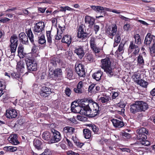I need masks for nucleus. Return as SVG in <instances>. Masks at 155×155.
<instances>
[{
    "instance_id": "28",
    "label": "nucleus",
    "mask_w": 155,
    "mask_h": 155,
    "mask_svg": "<svg viewBox=\"0 0 155 155\" xmlns=\"http://www.w3.org/2000/svg\"><path fill=\"white\" fill-rule=\"evenodd\" d=\"M33 143L35 148L38 150H40L43 148V143L41 140L35 139Z\"/></svg>"
},
{
    "instance_id": "30",
    "label": "nucleus",
    "mask_w": 155,
    "mask_h": 155,
    "mask_svg": "<svg viewBox=\"0 0 155 155\" xmlns=\"http://www.w3.org/2000/svg\"><path fill=\"white\" fill-rule=\"evenodd\" d=\"M42 138L46 141H48L50 143H51V140L52 139V133H50L48 131H45L42 135Z\"/></svg>"
},
{
    "instance_id": "51",
    "label": "nucleus",
    "mask_w": 155,
    "mask_h": 155,
    "mask_svg": "<svg viewBox=\"0 0 155 155\" xmlns=\"http://www.w3.org/2000/svg\"><path fill=\"white\" fill-rule=\"evenodd\" d=\"M95 86V84H92L90 85L88 88V91L91 93L96 92V91H95L94 89Z\"/></svg>"
},
{
    "instance_id": "63",
    "label": "nucleus",
    "mask_w": 155,
    "mask_h": 155,
    "mask_svg": "<svg viewBox=\"0 0 155 155\" xmlns=\"http://www.w3.org/2000/svg\"><path fill=\"white\" fill-rule=\"evenodd\" d=\"M46 76V73L45 72H43L41 74H40L39 78L41 80L43 81L45 79Z\"/></svg>"
},
{
    "instance_id": "62",
    "label": "nucleus",
    "mask_w": 155,
    "mask_h": 155,
    "mask_svg": "<svg viewBox=\"0 0 155 155\" xmlns=\"http://www.w3.org/2000/svg\"><path fill=\"white\" fill-rule=\"evenodd\" d=\"M46 9V8H41V7H38V11L39 13H44L45 12V11Z\"/></svg>"
},
{
    "instance_id": "24",
    "label": "nucleus",
    "mask_w": 155,
    "mask_h": 155,
    "mask_svg": "<svg viewBox=\"0 0 155 155\" xmlns=\"http://www.w3.org/2000/svg\"><path fill=\"white\" fill-rule=\"evenodd\" d=\"M95 19L93 17L86 15L85 17L84 22L86 24H88V27L91 28L94 24Z\"/></svg>"
},
{
    "instance_id": "33",
    "label": "nucleus",
    "mask_w": 155,
    "mask_h": 155,
    "mask_svg": "<svg viewBox=\"0 0 155 155\" xmlns=\"http://www.w3.org/2000/svg\"><path fill=\"white\" fill-rule=\"evenodd\" d=\"M152 35L150 33H148L145 36L144 44L147 46H150V44L152 41Z\"/></svg>"
},
{
    "instance_id": "12",
    "label": "nucleus",
    "mask_w": 155,
    "mask_h": 155,
    "mask_svg": "<svg viewBox=\"0 0 155 155\" xmlns=\"http://www.w3.org/2000/svg\"><path fill=\"white\" fill-rule=\"evenodd\" d=\"M27 68L28 71H35L37 70V63L34 60L27 59L25 60Z\"/></svg>"
},
{
    "instance_id": "17",
    "label": "nucleus",
    "mask_w": 155,
    "mask_h": 155,
    "mask_svg": "<svg viewBox=\"0 0 155 155\" xmlns=\"http://www.w3.org/2000/svg\"><path fill=\"white\" fill-rule=\"evenodd\" d=\"M71 110L74 113H82V109L77 101L73 102L71 105Z\"/></svg>"
},
{
    "instance_id": "46",
    "label": "nucleus",
    "mask_w": 155,
    "mask_h": 155,
    "mask_svg": "<svg viewBox=\"0 0 155 155\" xmlns=\"http://www.w3.org/2000/svg\"><path fill=\"white\" fill-rule=\"evenodd\" d=\"M73 71L71 69H69L67 72V78L69 79H72L74 78Z\"/></svg>"
},
{
    "instance_id": "5",
    "label": "nucleus",
    "mask_w": 155,
    "mask_h": 155,
    "mask_svg": "<svg viewBox=\"0 0 155 155\" xmlns=\"http://www.w3.org/2000/svg\"><path fill=\"white\" fill-rule=\"evenodd\" d=\"M74 53L76 54L80 59H81L88 50V46L87 45L77 46L74 48Z\"/></svg>"
},
{
    "instance_id": "55",
    "label": "nucleus",
    "mask_w": 155,
    "mask_h": 155,
    "mask_svg": "<svg viewBox=\"0 0 155 155\" xmlns=\"http://www.w3.org/2000/svg\"><path fill=\"white\" fill-rule=\"evenodd\" d=\"M112 95L111 96V98L112 100L117 98V97H118L119 94V93L118 91L115 92L112 91Z\"/></svg>"
},
{
    "instance_id": "52",
    "label": "nucleus",
    "mask_w": 155,
    "mask_h": 155,
    "mask_svg": "<svg viewBox=\"0 0 155 155\" xmlns=\"http://www.w3.org/2000/svg\"><path fill=\"white\" fill-rule=\"evenodd\" d=\"M117 106L118 107L123 108L125 107L126 104L124 101L122 100H120L119 102L117 104Z\"/></svg>"
},
{
    "instance_id": "26",
    "label": "nucleus",
    "mask_w": 155,
    "mask_h": 155,
    "mask_svg": "<svg viewBox=\"0 0 155 155\" xmlns=\"http://www.w3.org/2000/svg\"><path fill=\"white\" fill-rule=\"evenodd\" d=\"M83 86V82L82 81H79L77 85V87L74 88V92L78 94L82 93L84 91Z\"/></svg>"
},
{
    "instance_id": "38",
    "label": "nucleus",
    "mask_w": 155,
    "mask_h": 155,
    "mask_svg": "<svg viewBox=\"0 0 155 155\" xmlns=\"http://www.w3.org/2000/svg\"><path fill=\"white\" fill-rule=\"evenodd\" d=\"M124 45L122 43H120L118 47V48L115 52V54L117 55V56H119L120 55L122 54L124 51Z\"/></svg>"
},
{
    "instance_id": "54",
    "label": "nucleus",
    "mask_w": 155,
    "mask_h": 155,
    "mask_svg": "<svg viewBox=\"0 0 155 155\" xmlns=\"http://www.w3.org/2000/svg\"><path fill=\"white\" fill-rule=\"evenodd\" d=\"M90 127H91V129L95 133H97L98 131L99 128L96 125L93 124H90Z\"/></svg>"
},
{
    "instance_id": "42",
    "label": "nucleus",
    "mask_w": 155,
    "mask_h": 155,
    "mask_svg": "<svg viewBox=\"0 0 155 155\" xmlns=\"http://www.w3.org/2000/svg\"><path fill=\"white\" fill-rule=\"evenodd\" d=\"M3 150L6 152H14L17 150V148L16 147L13 146H6L3 148Z\"/></svg>"
},
{
    "instance_id": "3",
    "label": "nucleus",
    "mask_w": 155,
    "mask_h": 155,
    "mask_svg": "<svg viewBox=\"0 0 155 155\" xmlns=\"http://www.w3.org/2000/svg\"><path fill=\"white\" fill-rule=\"evenodd\" d=\"M102 68L109 77H111L114 75V72L111 67V62L108 57H106L101 60Z\"/></svg>"
},
{
    "instance_id": "27",
    "label": "nucleus",
    "mask_w": 155,
    "mask_h": 155,
    "mask_svg": "<svg viewBox=\"0 0 155 155\" xmlns=\"http://www.w3.org/2000/svg\"><path fill=\"white\" fill-rule=\"evenodd\" d=\"M60 62V60L58 58H54L51 59L50 61V62L49 64V67L50 68L49 70H51L52 68H55Z\"/></svg>"
},
{
    "instance_id": "20",
    "label": "nucleus",
    "mask_w": 155,
    "mask_h": 155,
    "mask_svg": "<svg viewBox=\"0 0 155 155\" xmlns=\"http://www.w3.org/2000/svg\"><path fill=\"white\" fill-rule=\"evenodd\" d=\"M117 27L115 25L112 27L111 29L110 28H108L106 31V33L110 38L112 39L113 37L117 33Z\"/></svg>"
},
{
    "instance_id": "18",
    "label": "nucleus",
    "mask_w": 155,
    "mask_h": 155,
    "mask_svg": "<svg viewBox=\"0 0 155 155\" xmlns=\"http://www.w3.org/2000/svg\"><path fill=\"white\" fill-rule=\"evenodd\" d=\"M75 128L70 127H66L63 129V132L66 134L68 137L71 138L72 136L75 134L74 131Z\"/></svg>"
},
{
    "instance_id": "41",
    "label": "nucleus",
    "mask_w": 155,
    "mask_h": 155,
    "mask_svg": "<svg viewBox=\"0 0 155 155\" xmlns=\"http://www.w3.org/2000/svg\"><path fill=\"white\" fill-rule=\"evenodd\" d=\"M18 73L17 72H13L11 73V76L13 79H15L18 80L19 81L21 82L22 81V78L21 77V75Z\"/></svg>"
},
{
    "instance_id": "23",
    "label": "nucleus",
    "mask_w": 155,
    "mask_h": 155,
    "mask_svg": "<svg viewBox=\"0 0 155 155\" xmlns=\"http://www.w3.org/2000/svg\"><path fill=\"white\" fill-rule=\"evenodd\" d=\"M18 135L14 134L11 135L8 137V140L12 144L14 145H17L20 143L18 140Z\"/></svg>"
},
{
    "instance_id": "48",
    "label": "nucleus",
    "mask_w": 155,
    "mask_h": 155,
    "mask_svg": "<svg viewBox=\"0 0 155 155\" xmlns=\"http://www.w3.org/2000/svg\"><path fill=\"white\" fill-rule=\"evenodd\" d=\"M58 28H57V32L58 34H63L65 29V26L64 25L63 26H61L60 25H58Z\"/></svg>"
},
{
    "instance_id": "15",
    "label": "nucleus",
    "mask_w": 155,
    "mask_h": 155,
    "mask_svg": "<svg viewBox=\"0 0 155 155\" xmlns=\"http://www.w3.org/2000/svg\"><path fill=\"white\" fill-rule=\"evenodd\" d=\"M52 133V139L51 140V143L58 142L61 139V136L60 133L54 129L51 130Z\"/></svg>"
},
{
    "instance_id": "59",
    "label": "nucleus",
    "mask_w": 155,
    "mask_h": 155,
    "mask_svg": "<svg viewBox=\"0 0 155 155\" xmlns=\"http://www.w3.org/2000/svg\"><path fill=\"white\" fill-rule=\"evenodd\" d=\"M122 136L124 138L127 139H130L131 137V136L130 134L125 132L122 133Z\"/></svg>"
},
{
    "instance_id": "64",
    "label": "nucleus",
    "mask_w": 155,
    "mask_h": 155,
    "mask_svg": "<svg viewBox=\"0 0 155 155\" xmlns=\"http://www.w3.org/2000/svg\"><path fill=\"white\" fill-rule=\"evenodd\" d=\"M104 8L102 6H97L96 12H102V11H104Z\"/></svg>"
},
{
    "instance_id": "8",
    "label": "nucleus",
    "mask_w": 155,
    "mask_h": 155,
    "mask_svg": "<svg viewBox=\"0 0 155 155\" xmlns=\"http://www.w3.org/2000/svg\"><path fill=\"white\" fill-rule=\"evenodd\" d=\"M83 25H80L77 30V37L81 40H85L89 37L90 33H87L84 31Z\"/></svg>"
},
{
    "instance_id": "7",
    "label": "nucleus",
    "mask_w": 155,
    "mask_h": 155,
    "mask_svg": "<svg viewBox=\"0 0 155 155\" xmlns=\"http://www.w3.org/2000/svg\"><path fill=\"white\" fill-rule=\"evenodd\" d=\"M45 24L44 22L40 21L35 24L33 30V32L35 35H40L43 34L44 31Z\"/></svg>"
},
{
    "instance_id": "9",
    "label": "nucleus",
    "mask_w": 155,
    "mask_h": 155,
    "mask_svg": "<svg viewBox=\"0 0 155 155\" xmlns=\"http://www.w3.org/2000/svg\"><path fill=\"white\" fill-rule=\"evenodd\" d=\"M86 101L87 102L82 101L79 104L82 109V113L88 116L91 114V110L90 108L89 100H87Z\"/></svg>"
},
{
    "instance_id": "25",
    "label": "nucleus",
    "mask_w": 155,
    "mask_h": 155,
    "mask_svg": "<svg viewBox=\"0 0 155 155\" xmlns=\"http://www.w3.org/2000/svg\"><path fill=\"white\" fill-rule=\"evenodd\" d=\"M111 100V98L110 96L103 95L101 96L98 99L99 101L104 104H107L109 103Z\"/></svg>"
},
{
    "instance_id": "2",
    "label": "nucleus",
    "mask_w": 155,
    "mask_h": 155,
    "mask_svg": "<svg viewBox=\"0 0 155 155\" xmlns=\"http://www.w3.org/2000/svg\"><path fill=\"white\" fill-rule=\"evenodd\" d=\"M138 134L137 139L142 145L148 146L150 144L149 141L147 140L148 131L145 128L141 127L137 129V131Z\"/></svg>"
},
{
    "instance_id": "21",
    "label": "nucleus",
    "mask_w": 155,
    "mask_h": 155,
    "mask_svg": "<svg viewBox=\"0 0 155 155\" xmlns=\"http://www.w3.org/2000/svg\"><path fill=\"white\" fill-rule=\"evenodd\" d=\"M18 113L14 109L11 108L6 110V115L7 118H15L17 116Z\"/></svg>"
},
{
    "instance_id": "39",
    "label": "nucleus",
    "mask_w": 155,
    "mask_h": 155,
    "mask_svg": "<svg viewBox=\"0 0 155 155\" xmlns=\"http://www.w3.org/2000/svg\"><path fill=\"white\" fill-rule=\"evenodd\" d=\"M134 38L135 39L134 43L137 45H140L142 43V40L138 34L134 35Z\"/></svg>"
},
{
    "instance_id": "22",
    "label": "nucleus",
    "mask_w": 155,
    "mask_h": 155,
    "mask_svg": "<svg viewBox=\"0 0 155 155\" xmlns=\"http://www.w3.org/2000/svg\"><path fill=\"white\" fill-rule=\"evenodd\" d=\"M20 42L23 44L27 45L28 44V36H27L24 32H21L18 35Z\"/></svg>"
},
{
    "instance_id": "53",
    "label": "nucleus",
    "mask_w": 155,
    "mask_h": 155,
    "mask_svg": "<svg viewBox=\"0 0 155 155\" xmlns=\"http://www.w3.org/2000/svg\"><path fill=\"white\" fill-rule=\"evenodd\" d=\"M6 87V82L4 81H0V89L2 91Z\"/></svg>"
},
{
    "instance_id": "40",
    "label": "nucleus",
    "mask_w": 155,
    "mask_h": 155,
    "mask_svg": "<svg viewBox=\"0 0 155 155\" xmlns=\"http://www.w3.org/2000/svg\"><path fill=\"white\" fill-rule=\"evenodd\" d=\"M133 81L134 82L138 83L141 79V74L139 73H135L132 76Z\"/></svg>"
},
{
    "instance_id": "43",
    "label": "nucleus",
    "mask_w": 155,
    "mask_h": 155,
    "mask_svg": "<svg viewBox=\"0 0 155 155\" xmlns=\"http://www.w3.org/2000/svg\"><path fill=\"white\" fill-rule=\"evenodd\" d=\"M86 60L88 63L92 62L94 61V58L92 54L90 53L86 54Z\"/></svg>"
},
{
    "instance_id": "10",
    "label": "nucleus",
    "mask_w": 155,
    "mask_h": 155,
    "mask_svg": "<svg viewBox=\"0 0 155 155\" xmlns=\"http://www.w3.org/2000/svg\"><path fill=\"white\" fill-rule=\"evenodd\" d=\"M26 33L28 35L30 42L34 45L31 49V52L33 53H35L37 52L38 48L34 43V36L31 29H26Z\"/></svg>"
},
{
    "instance_id": "60",
    "label": "nucleus",
    "mask_w": 155,
    "mask_h": 155,
    "mask_svg": "<svg viewBox=\"0 0 155 155\" xmlns=\"http://www.w3.org/2000/svg\"><path fill=\"white\" fill-rule=\"evenodd\" d=\"M151 53L152 54V56L154 57L155 56V45H153L150 49Z\"/></svg>"
},
{
    "instance_id": "11",
    "label": "nucleus",
    "mask_w": 155,
    "mask_h": 155,
    "mask_svg": "<svg viewBox=\"0 0 155 155\" xmlns=\"http://www.w3.org/2000/svg\"><path fill=\"white\" fill-rule=\"evenodd\" d=\"M52 69L49 70L48 77L51 79L56 80L58 79L61 75V70L60 68H58L52 71Z\"/></svg>"
},
{
    "instance_id": "29",
    "label": "nucleus",
    "mask_w": 155,
    "mask_h": 155,
    "mask_svg": "<svg viewBox=\"0 0 155 155\" xmlns=\"http://www.w3.org/2000/svg\"><path fill=\"white\" fill-rule=\"evenodd\" d=\"M90 44L91 49L95 53H98L100 52V49L97 47L94 38H91Z\"/></svg>"
},
{
    "instance_id": "4",
    "label": "nucleus",
    "mask_w": 155,
    "mask_h": 155,
    "mask_svg": "<svg viewBox=\"0 0 155 155\" xmlns=\"http://www.w3.org/2000/svg\"><path fill=\"white\" fill-rule=\"evenodd\" d=\"M18 44V38L16 34H13L10 38L9 47L10 51L12 55H14L15 52Z\"/></svg>"
},
{
    "instance_id": "31",
    "label": "nucleus",
    "mask_w": 155,
    "mask_h": 155,
    "mask_svg": "<svg viewBox=\"0 0 155 155\" xmlns=\"http://www.w3.org/2000/svg\"><path fill=\"white\" fill-rule=\"evenodd\" d=\"M25 64L23 61H19L17 63L16 66V69L17 71L19 73H24L25 69Z\"/></svg>"
},
{
    "instance_id": "58",
    "label": "nucleus",
    "mask_w": 155,
    "mask_h": 155,
    "mask_svg": "<svg viewBox=\"0 0 155 155\" xmlns=\"http://www.w3.org/2000/svg\"><path fill=\"white\" fill-rule=\"evenodd\" d=\"M71 138L75 144L77 143L78 141H79L75 134L72 136Z\"/></svg>"
},
{
    "instance_id": "36",
    "label": "nucleus",
    "mask_w": 155,
    "mask_h": 155,
    "mask_svg": "<svg viewBox=\"0 0 155 155\" xmlns=\"http://www.w3.org/2000/svg\"><path fill=\"white\" fill-rule=\"evenodd\" d=\"M137 65L143 67L144 65V61L142 54H140L137 58Z\"/></svg>"
},
{
    "instance_id": "37",
    "label": "nucleus",
    "mask_w": 155,
    "mask_h": 155,
    "mask_svg": "<svg viewBox=\"0 0 155 155\" xmlns=\"http://www.w3.org/2000/svg\"><path fill=\"white\" fill-rule=\"evenodd\" d=\"M84 137L86 139L90 140L91 136V131L88 129H84L83 130Z\"/></svg>"
},
{
    "instance_id": "56",
    "label": "nucleus",
    "mask_w": 155,
    "mask_h": 155,
    "mask_svg": "<svg viewBox=\"0 0 155 155\" xmlns=\"http://www.w3.org/2000/svg\"><path fill=\"white\" fill-rule=\"evenodd\" d=\"M71 93V91L70 88L67 87L65 90V93L68 97H70Z\"/></svg>"
},
{
    "instance_id": "14",
    "label": "nucleus",
    "mask_w": 155,
    "mask_h": 155,
    "mask_svg": "<svg viewBox=\"0 0 155 155\" xmlns=\"http://www.w3.org/2000/svg\"><path fill=\"white\" fill-rule=\"evenodd\" d=\"M137 45H135L134 41H130L128 49V51L130 53L133 52L132 54L134 55L138 54L140 50V48Z\"/></svg>"
},
{
    "instance_id": "47",
    "label": "nucleus",
    "mask_w": 155,
    "mask_h": 155,
    "mask_svg": "<svg viewBox=\"0 0 155 155\" xmlns=\"http://www.w3.org/2000/svg\"><path fill=\"white\" fill-rule=\"evenodd\" d=\"M104 10H105L107 11L112 12L114 13H116V14H120L123 11H121L120 10H117L116 9H111L107 8H104Z\"/></svg>"
},
{
    "instance_id": "32",
    "label": "nucleus",
    "mask_w": 155,
    "mask_h": 155,
    "mask_svg": "<svg viewBox=\"0 0 155 155\" xmlns=\"http://www.w3.org/2000/svg\"><path fill=\"white\" fill-rule=\"evenodd\" d=\"M71 35H66L63 36L62 39L61 41L62 43L67 44L68 46H69L71 43Z\"/></svg>"
},
{
    "instance_id": "49",
    "label": "nucleus",
    "mask_w": 155,
    "mask_h": 155,
    "mask_svg": "<svg viewBox=\"0 0 155 155\" xmlns=\"http://www.w3.org/2000/svg\"><path fill=\"white\" fill-rule=\"evenodd\" d=\"M137 84L140 85V86L144 87H146L147 86L148 84V83L147 81H145L142 79H141L140 80L139 82Z\"/></svg>"
},
{
    "instance_id": "44",
    "label": "nucleus",
    "mask_w": 155,
    "mask_h": 155,
    "mask_svg": "<svg viewBox=\"0 0 155 155\" xmlns=\"http://www.w3.org/2000/svg\"><path fill=\"white\" fill-rule=\"evenodd\" d=\"M40 36L38 37V42L39 44L41 45L44 44L46 43V40L45 39V36L43 34L40 35Z\"/></svg>"
},
{
    "instance_id": "35",
    "label": "nucleus",
    "mask_w": 155,
    "mask_h": 155,
    "mask_svg": "<svg viewBox=\"0 0 155 155\" xmlns=\"http://www.w3.org/2000/svg\"><path fill=\"white\" fill-rule=\"evenodd\" d=\"M103 72L101 70H98L97 71L95 72L92 74L93 78L97 81H99L103 75Z\"/></svg>"
},
{
    "instance_id": "13",
    "label": "nucleus",
    "mask_w": 155,
    "mask_h": 155,
    "mask_svg": "<svg viewBox=\"0 0 155 155\" xmlns=\"http://www.w3.org/2000/svg\"><path fill=\"white\" fill-rule=\"evenodd\" d=\"M76 73L80 77H84L86 76L84 66L82 64L76 63L75 65Z\"/></svg>"
},
{
    "instance_id": "19",
    "label": "nucleus",
    "mask_w": 155,
    "mask_h": 155,
    "mask_svg": "<svg viewBox=\"0 0 155 155\" xmlns=\"http://www.w3.org/2000/svg\"><path fill=\"white\" fill-rule=\"evenodd\" d=\"M113 126L115 128H121L123 127L125 125L123 121L116 119H112L110 120Z\"/></svg>"
},
{
    "instance_id": "57",
    "label": "nucleus",
    "mask_w": 155,
    "mask_h": 155,
    "mask_svg": "<svg viewBox=\"0 0 155 155\" xmlns=\"http://www.w3.org/2000/svg\"><path fill=\"white\" fill-rule=\"evenodd\" d=\"M150 95L151 97H150L153 100V98L155 96V87L153 88L150 92Z\"/></svg>"
},
{
    "instance_id": "1",
    "label": "nucleus",
    "mask_w": 155,
    "mask_h": 155,
    "mask_svg": "<svg viewBox=\"0 0 155 155\" xmlns=\"http://www.w3.org/2000/svg\"><path fill=\"white\" fill-rule=\"evenodd\" d=\"M148 108V105L147 103L143 101H138L130 105V110L132 113L135 114L138 112L145 111Z\"/></svg>"
},
{
    "instance_id": "61",
    "label": "nucleus",
    "mask_w": 155,
    "mask_h": 155,
    "mask_svg": "<svg viewBox=\"0 0 155 155\" xmlns=\"http://www.w3.org/2000/svg\"><path fill=\"white\" fill-rule=\"evenodd\" d=\"M66 153L67 155H80L78 153L74 152L72 150H68L67 151Z\"/></svg>"
},
{
    "instance_id": "16",
    "label": "nucleus",
    "mask_w": 155,
    "mask_h": 155,
    "mask_svg": "<svg viewBox=\"0 0 155 155\" xmlns=\"http://www.w3.org/2000/svg\"><path fill=\"white\" fill-rule=\"evenodd\" d=\"M51 88L46 86H43L41 87L40 91V96L43 98L48 97L51 93Z\"/></svg>"
},
{
    "instance_id": "50",
    "label": "nucleus",
    "mask_w": 155,
    "mask_h": 155,
    "mask_svg": "<svg viewBox=\"0 0 155 155\" xmlns=\"http://www.w3.org/2000/svg\"><path fill=\"white\" fill-rule=\"evenodd\" d=\"M77 119L79 120L84 122L87 121V118L86 117L79 115H77Z\"/></svg>"
},
{
    "instance_id": "34",
    "label": "nucleus",
    "mask_w": 155,
    "mask_h": 155,
    "mask_svg": "<svg viewBox=\"0 0 155 155\" xmlns=\"http://www.w3.org/2000/svg\"><path fill=\"white\" fill-rule=\"evenodd\" d=\"M115 35L114 44V47L117 46L118 44L120 43L121 39V33L120 31H117V33Z\"/></svg>"
},
{
    "instance_id": "6",
    "label": "nucleus",
    "mask_w": 155,
    "mask_h": 155,
    "mask_svg": "<svg viewBox=\"0 0 155 155\" xmlns=\"http://www.w3.org/2000/svg\"><path fill=\"white\" fill-rule=\"evenodd\" d=\"M90 108L91 110V114L88 115L89 117H94L99 113L100 111L99 109V107L98 104L92 99L89 100Z\"/></svg>"
},
{
    "instance_id": "45",
    "label": "nucleus",
    "mask_w": 155,
    "mask_h": 155,
    "mask_svg": "<svg viewBox=\"0 0 155 155\" xmlns=\"http://www.w3.org/2000/svg\"><path fill=\"white\" fill-rule=\"evenodd\" d=\"M51 35V32L50 31H46V35L47 37V42L48 43L49 45H51L52 43V39Z\"/></svg>"
}]
</instances>
